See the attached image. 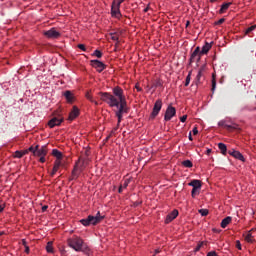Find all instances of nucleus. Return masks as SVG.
<instances>
[{
    "instance_id": "a19ab883",
    "label": "nucleus",
    "mask_w": 256,
    "mask_h": 256,
    "mask_svg": "<svg viewBox=\"0 0 256 256\" xmlns=\"http://www.w3.org/2000/svg\"><path fill=\"white\" fill-rule=\"evenodd\" d=\"M78 49H81V51H87V48L84 44H78Z\"/></svg>"
},
{
    "instance_id": "37998d69",
    "label": "nucleus",
    "mask_w": 256,
    "mask_h": 256,
    "mask_svg": "<svg viewBox=\"0 0 256 256\" xmlns=\"http://www.w3.org/2000/svg\"><path fill=\"white\" fill-rule=\"evenodd\" d=\"M236 248L239 249V251H241V249H242L241 241H239V240L236 241Z\"/></svg>"
},
{
    "instance_id": "7c9ffc66",
    "label": "nucleus",
    "mask_w": 256,
    "mask_h": 256,
    "mask_svg": "<svg viewBox=\"0 0 256 256\" xmlns=\"http://www.w3.org/2000/svg\"><path fill=\"white\" fill-rule=\"evenodd\" d=\"M47 253H53V242H48L46 245Z\"/></svg>"
},
{
    "instance_id": "a211bd4d",
    "label": "nucleus",
    "mask_w": 256,
    "mask_h": 256,
    "mask_svg": "<svg viewBox=\"0 0 256 256\" xmlns=\"http://www.w3.org/2000/svg\"><path fill=\"white\" fill-rule=\"evenodd\" d=\"M201 55V48L198 46L195 48V50L193 51V53L191 54L190 57V62L193 63L195 62V59H197V57Z\"/></svg>"
},
{
    "instance_id": "423d86ee",
    "label": "nucleus",
    "mask_w": 256,
    "mask_h": 256,
    "mask_svg": "<svg viewBox=\"0 0 256 256\" xmlns=\"http://www.w3.org/2000/svg\"><path fill=\"white\" fill-rule=\"evenodd\" d=\"M129 113V109H125L121 106H118V110L115 112V115L118 119L117 127L112 130V133H115L119 129V125H121V121H123V114Z\"/></svg>"
},
{
    "instance_id": "6e6d98bb",
    "label": "nucleus",
    "mask_w": 256,
    "mask_h": 256,
    "mask_svg": "<svg viewBox=\"0 0 256 256\" xmlns=\"http://www.w3.org/2000/svg\"><path fill=\"white\" fill-rule=\"evenodd\" d=\"M118 193H123V186H120V187H119Z\"/></svg>"
},
{
    "instance_id": "1a4fd4ad",
    "label": "nucleus",
    "mask_w": 256,
    "mask_h": 256,
    "mask_svg": "<svg viewBox=\"0 0 256 256\" xmlns=\"http://www.w3.org/2000/svg\"><path fill=\"white\" fill-rule=\"evenodd\" d=\"M47 145H43L39 147V145H36V152H34V157H47L48 153Z\"/></svg>"
},
{
    "instance_id": "2f4dec72",
    "label": "nucleus",
    "mask_w": 256,
    "mask_h": 256,
    "mask_svg": "<svg viewBox=\"0 0 256 256\" xmlns=\"http://www.w3.org/2000/svg\"><path fill=\"white\" fill-rule=\"evenodd\" d=\"M198 213H200V215H202V217H207V215H209V210L200 209V210H198Z\"/></svg>"
},
{
    "instance_id": "c03bdc74",
    "label": "nucleus",
    "mask_w": 256,
    "mask_h": 256,
    "mask_svg": "<svg viewBox=\"0 0 256 256\" xmlns=\"http://www.w3.org/2000/svg\"><path fill=\"white\" fill-rule=\"evenodd\" d=\"M217 87V82L215 79L212 80V91H215V88Z\"/></svg>"
},
{
    "instance_id": "79ce46f5",
    "label": "nucleus",
    "mask_w": 256,
    "mask_h": 256,
    "mask_svg": "<svg viewBox=\"0 0 256 256\" xmlns=\"http://www.w3.org/2000/svg\"><path fill=\"white\" fill-rule=\"evenodd\" d=\"M225 23V18H221L216 22V25H223Z\"/></svg>"
},
{
    "instance_id": "ddd939ff",
    "label": "nucleus",
    "mask_w": 256,
    "mask_h": 256,
    "mask_svg": "<svg viewBox=\"0 0 256 256\" xmlns=\"http://www.w3.org/2000/svg\"><path fill=\"white\" fill-rule=\"evenodd\" d=\"M113 97H116L118 101L125 98V95H123V89L121 87L116 86L113 88Z\"/></svg>"
},
{
    "instance_id": "4468645a",
    "label": "nucleus",
    "mask_w": 256,
    "mask_h": 256,
    "mask_svg": "<svg viewBox=\"0 0 256 256\" xmlns=\"http://www.w3.org/2000/svg\"><path fill=\"white\" fill-rule=\"evenodd\" d=\"M179 216V211L177 209H174L170 214L166 216L165 223L169 224L171 221L177 219Z\"/></svg>"
},
{
    "instance_id": "58836bf2",
    "label": "nucleus",
    "mask_w": 256,
    "mask_h": 256,
    "mask_svg": "<svg viewBox=\"0 0 256 256\" xmlns=\"http://www.w3.org/2000/svg\"><path fill=\"white\" fill-rule=\"evenodd\" d=\"M255 28H256V26H250V27L246 30L245 34H246V35H249V33H251V31H255Z\"/></svg>"
},
{
    "instance_id": "4c0bfd02",
    "label": "nucleus",
    "mask_w": 256,
    "mask_h": 256,
    "mask_svg": "<svg viewBox=\"0 0 256 256\" xmlns=\"http://www.w3.org/2000/svg\"><path fill=\"white\" fill-rule=\"evenodd\" d=\"M28 151H30L31 153H33V155L35 156V153H37V146L33 147H29Z\"/></svg>"
},
{
    "instance_id": "b1692460",
    "label": "nucleus",
    "mask_w": 256,
    "mask_h": 256,
    "mask_svg": "<svg viewBox=\"0 0 256 256\" xmlns=\"http://www.w3.org/2000/svg\"><path fill=\"white\" fill-rule=\"evenodd\" d=\"M231 221H233V218L231 216H227L226 218H224L221 222L222 229H225L227 227V225H229V223H231Z\"/></svg>"
},
{
    "instance_id": "c85d7f7f",
    "label": "nucleus",
    "mask_w": 256,
    "mask_h": 256,
    "mask_svg": "<svg viewBox=\"0 0 256 256\" xmlns=\"http://www.w3.org/2000/svg\"><path fill=\"white\" fill-rule=\"evenodd\" d=\"M183 167H186L187 169H191L193 167V162L191 160H184L182 162Z\"/></svg>"
},
{
    "instance_id": "5701e85b",
    "label": "nucleus",
    "mask_w": 256,
    "mask_h": 256,
    "mask_svg": "<svg viewBox=\"0 0 256 256\" xmlns=\"http://www.w3.org/2000/svg\"><path fill=\"white\" fill-rule=\"evenodd\" d=\"M53 157H56V161H61L63 159V153L57 149L52 150Z\"/></svg>"
},
{
    "instance_id": "a878e982",
    "label": "nucleus",
    "mask_w": 256,
    "mask_h": 256,
    "mask_svg": "<svg viewBox=\"0 0 256 256\" xmlns=\"http://www.w3.org/2000/svg\"><path fill=\"white\" fill-rule=\"evenodd\" d=\"M231 5H232L231 2L222 4V6L220 8V13H225V11H227V9H229V7H231Z\"/></svg>"
},
{
    "instance_id": "f3484780",
    "label": "nucleus",
    "mask_w": 256,
    "mask_h": 256,
    "mask_svg": "<svg viewBox=\"0 0 256 256\" xmlns=\"http://www.w3.org/2000/svg\"><path fill=\"white\" fill-rule=\"evenodd\" d=\"M79 117V108L77 106H73L72 111L69 114L68 121H73Z\"/></svg>"
},
{
    "instance_id": "bf43d9fd",
    "label": "nucleus",
    "mask_w": 256,
    "mask_h": 256,
    "mask_svg": "<svg viewBox=\"0 0 256 256\" xmlns=\"http://www.w3.org/2000/svg\"><path fill=\"white\" fill-rule=\"evenodd\" d=\"M135 88L137 89V91H141V87H139L138 85H136Z\"/></svg>"
},
{
    "instance_id": "7ed1b4c3",
    "label": "nucleus",
    "mask_w": 256,
    "mask_h": 256,
    "mask_svg": "<svg viewBox=\"0 0 256 256\" xmlns=\"http://www.w3.org/2000/svg\"><path fill=\"white\" fill-rule=\"evenodd\" d=\"M87 164V159L85 158H79L78 162H76V165L74 166V169L72 171V179H77L79 177V173L83 171V167Z\"/></svg>"
},
{
    "instance_id": "052dcab7",
    "label": "nucleus",
    "mask_w": 256,
    "mask_h": 256,
    "mask_svg": "<svg viewBox=\"0 0 256 256\" xmlns=\"http://www.w3.org/2000/svg\"><path fill=\"white\" fill-rule=\"evenodd\" d=\"M204 70H205V66H202V67L200 68L201 73H203Z\"/></svg>"
},
{
    "instance_id": "680f3d73",
    "label": "nucleus",
    "mask_w": 256,
    "mask_h": 256,
    "mask_svg": "<svg viewBox=\"0 0 256 256\" xmlns=\"http://www.w3.org/2000/svg\"><path fill=\"white\" fill-rule=\"evenodd\" d=\"M206 153H207V155H210V154H211V149H208V150L206 151Z\"/></svg>"
},
{
    "instance_id": "4be33fe9",
    "label": "nucleus",
    "mask_w": 256,
    "mask_h": 256,
    "mask_svg": "<svg viewBox=\"0 0 256 256\" xmlns=\"http://www.w3.org/2000/svg\"><path fill=\"white\" fill-rule=\"evenodd\" d=\"M210 50H211V44L206 42L205 45L202 47V50H200V55H207Z\"/></svg>"
},
{
    "instance_id": "4d7b16f0",
    "label": "nucleus",
    "mask_w": 256,
    "mask_h": 256,
    "mask_svg": "<svg viewBox=\"0 0 256 256\" xmlns=\"http://www.w3.org/2000/svg\"><path fill=\"white\" fill-rule=\"evenodd\" d=\"M25 247V253H29V246H24Z\"/></svg>"
},
{
    "instance_id": "9b49d317",
    "label": "nucleus",
    "mask_w": 256,
    "mask_h": 256,
    "mask_svg": "<svg viewBox=\"0 0 256 256\" xmlns=\"http://www.w3.org/2000/svg\"><path fill=\"white\" fill-rule=\"evenodd\" d=\"M91 65L98 71V73L105 71V68L107 67L103 62L99 60H91Z\"/></svg>"
},
{
    "instance_id": "c756f323",
    "label": "nucleus",
    "mask_w": 256,
    "mask_h": 256,
    "mask_svg": "<svg viewBox=\"0 0 256 256\" xmlns=\"http://www.w3.org/2000/svg\"><path fill=\"white\" fill-rule=\"evenodd\" d=\"M86 98L88 99V101H90L91 103H94V105H99V102L95 101V99H93V96L89 93L86 94Z\"/></svg>"
},
{
    "instance_id": "69168bd1",
    "label": "nucleus",
    "mask_w": 256,
    "mask_h": 256,
    "mask_svg": "<svg viewBox=\"0 0 256 256\" xmlns=\"http://www.w3.org/2000/svg\"><path fill=\"white\" fill-rule=\"evenodd\" d=\"M155 253L157 254V253H160V251L159 250H155Z\"/></svg>"
},
{
    "instance_id": "8fccbe9b",
    "label": "nucleus",
    "mask_w": 256,
    "mask_h": 256,
    "mask_svg": "<svg viewBox=\"0 0 256 256\" xmlns=\"http://www.w3.org/2000/svg\"><path fill=\"white\" fill-rule=\"evenodd\" d=\"M39 161H40V163H45V161H46L45 156H40Z\"/></svg>"
},
{
    "instance_id": "6e6552de",
    "label": "nucleus",
    "mask_w": 256,
    "mask_h": 256,
    "mask_svg": "<svg viewBox=\"0 0 256 256\" xmlns=\"http://www.w3.org/2000/svg\"><path fill=\"white\" fill-rule=\"evenodd\" d=\"M175 115H177V110L175 107L169 105L164 115V121H171Z\"/></svg>"
},
{
    "instance_id": "473e14b6",
    "label": "nucleus",
    "mask_w": 256,
    "mask_h": 256,
    "mask_svg": "<svg viewBox=\"0 0 256 256\" xmlns=\"http://www.w3.org/2000/svg\"><path fill=\"white\" fill-rule=\"evenodd\" d=\"M123 2H125V0H114V1L112 2V5L121 8V3H123Z\"/></svg>"
},
{
    "instance_id": "e2e57ef3",
    "label": "nucleus",
    "mask_w": 256,
    "mask_h": 256,
    "mask_svg": "<svg viewBox=\"0 0 256 256\" xmlns=\"http://www.w3.org/2000/svg\"><path fill=\"white\" fill-rule=\"evenodd\" d=\"M147 11H149V7H146V8L144 9V13H147Z\"/></svg>"
},
{
    "instance_id": "393cba45",
    "label": "nucleus",
    "mask_w": 256,
    "mask_h": 256,
    "mask_svg": "<svg viewBox=\"0 0 256 256\" xmlns=\"http://www.w3.org/2000/svg\"><path fill=\"white\" fill-rule=\"evenodd\" d=\"M218 148L222 155H227V145H225L224 143H219Z\"/></svg>"
},
{
    "instance_id": "864d4df0",
    "label": "nucleus",
    "mask_w": 256,
    "mask_h": 256,
    "mask_svg": "<svg viewBox=\"0 0 256 256\" xmlns=\"http://www.w3.org/2000/svg\"><path fill=\"white\" fill-rule=\"evenodd\" d=\"M47 209H49V206L44 205V206L42 207V212L45 213V211H47Z\"/></svg>"
},
{
    "instance_id": "0e129e2a",
    "label": "nucleus",
    "mask_w": 256,
    "mask_h": 256,
    "mask_svg": "<svg viewBox=\"0 0 256 256\" xmlns=\"http://www.w3.org/2000/svg\"><path fill=\"white\" fill-rule=\"evenodd\" d=\"M245 109H247V107L241 108V111H245Z\"/></svg>"
},
{
    "instance_id": "39448f33",
    "label": "nucleus",
    "mask_w": 256,
    "mask_h": 256,
    "mask_svg": "<svg viewBox=\"0 0 256 256\" xmlns=\"http://www.w3.org/2000/svg\"><path fill=\"white\" fill-rule=\"evenodd\" d=\"M189 187H193L191 191V195L193 198L197 197L199 195V192L201 191V180H192L190 183H188Z\"/></svg>"
},
{
    "instance_id": "412c9836",
    "label": "nucleus",
    "mask_w": 256,
    "mask_h": 256,
    "mask_svg": "<svg viewBox=\"0 0 256 256\" xmlns=\"http://www.w3.org/2000/svg\"><path fill=\"white\" fill-rule=\"evenodd\" d=\"M61 167V160H55L54 167L51 172V177H54L55 173L59 171V168Z\"/></svg>"
},
{
    "instance_id": "3c124183",
    "label": "nucleus",
    "mask_w": 256,
    "mask_h": 256,
    "mask_svg": "<svg viewBox=\"0 0 256 256\" xmlns=\"http://www.w3.org/2000/svg\"><path fill=\"white\" fill-rule=\"evenodd\" d=\"M201 57H203V55H198V57L195 58L196 63H199V61H201Z\"/></svg>"
},
{
    "instance_id": "f8f14e48",
    "label": "nucleus",
    "mask_w": 256,
    "mask_h": 256,
    "mask_svg": "<svg viewBox=\"0 0 256 256\" xmlns=\"http://www.w3.org/2000/svg\"><path fill=\"white\" fill-rule=\"evenodd\" d=\"M44 35L48 39H58V37H61V34L55 28L45 31Z\"/></svg>"
},
{
    "instance_id": "49530a36",
    "label": "nucleus",
    "mask_w": 256,
    "mask_h": 256,
    "mask_svg": "<svg viewBox=\"0 0 256 256\" xmlns=\"http://www.w3.org/2000/svg\"><path fill=\"white\" fill-rule=\"evenodd\" d=\"M180 121H181V123H185V121H187V115H183V116L180 118Z\"/></svg>"
},
{
    "instance_id": "2eb2a0df",
    "label": "nucleus",
    "mask_w": 256,
    "mask_h": 256,
    "mask_svg": "<svg viewBox=\"0 0 256 256\" xmlns=\"http://www.w3.org/2000/svg\"><path fill=\"white\" fill-rule=\"evenodd\" d=\"M111 15L112 17H116V19H121V8L112 4Z\"/></svg>"
},
{
    "instance_id": "0eeeda50",
    "label": "nucleus",
    "mask_w": 256,
    "mask_h": 256,
    "mask_svg": "<svg viewBox=\"0 0 256 256\" xmlns=\"http://www.w3.org/2000/svg\"><path fill=\"white\" fill-rule=\"evenodd\" d=\"M162 107H163V101L161 99H158L154 104L152 113L150 115V119H155V117L159 115V112L161 111Z\"/></svg>"
},
{
    "instance_id": "774afa93",
    "label": "nucleus",
    "mask_w": 256,
    "mask_h": 256,
    "mask_svg": "<svg viewBox=\"0 0 256 256\" xmlns=\"http://www.w3.org/2000/svg\"><path fill=\"white\" fill-rule=\"evenodd\" d=\"M188 25H189V21L186 23V27H188Z\"/></svg>"
},
{
    "instance_id": "c9c22d12",
    "label": "nucleus",
    "mask_w": 256,
    "mask_h": 256,
    "mask_svg": "<svg viewBox=\"0 0 256 256\" xmlns=\"http://www.w3.org/2000/svg\"><path fill=\"white\" fill-rule=\"evenodd\" d=\"M191 83V73H189L185 80V87H188V85Z\"/></svg>"
},
{
    "instance_id": "09e8293b",
    "label": "nucleus",
    "mask_w": 256,
    "mask_h": 256,
    "mask_svg": "<svg viewBox=\"0 0 256 256\" xmlns=\"http://www.w3.org/2000/svg\"><path fill=\"white\" fill-rule=\"evenodd\" d=\"M5 210V204H0V213H3V211Z\"/></svg>"
},
{
    "instance_id": "e433bc0d",
    "label": "nucleus",
    "mask_w": 256,
    "mask_h": 256,
    "mask_svg": "<svg viewBox=\"0 0 256 256\" xmlns=\"http://www.w3.org/2000/svg\"><path fill=\"white\" fill-rule=\"evenodd\" d=\"M224 128L227 129L228 131H231V130H233V129H237V126H231V125H229V124H225V125H224Z\"/></svg>"
},
{
    "instance_id": "bb28decb",
    "label": "nucleus",
    "mask_w": 256,
    "mask_h": 256,
    "mask_svg": "<svg viewBox=\"0 0 256 256\" xmlns=\"http://www.w3.org/2000/svg\"><path fill=\"white\" fill-rule=\"evenodd\" d=\"M244 239L247 243H253V234H251V232H248L246 235H244Z\"/></svg>"
},
{
    "instance_id": "5fc2aeb1",
    "label": "nucleus",
    "mask_w": 256,
    "mask_h": 256,
    "mask_svg": "<svg viewBox=\"0 0 256 256\" xmlns=\"http://www.w3.org/2000/svg\"><path fill=\"white\" fill-rule=\"evenodd\" d=\"M22 245H23L24 247H28V246H27V241H26L25 239L22 240Z\"/></svg>"
},
{
    "instance_id": "6ab92c4d",
    "label": "nucleus",
    "mask_w": 256,
    "mask_h": 256,
    "mask_svg": "<svg viewBox=\"0 0 256 256\" xmlns=\"http://www.w3.org/2000/svg\"><path fill=\"white\" fill-rule=\"evenodd\" d=\"M110 38L112 41H116V44H115V49H117V47H119V33L117 32H112L110 33Z\"/></svg>"
},
{
    "instance_id": "f704fd0d",
    "label": "nucleus",
    "mask_w": 256,
    "mask_h": 256,
    "mask_svg": "<svg viewBox=\"0 0 256 256\" xmlns=\"http://www.w3.org/2000/svg\"><path fill=\"white\" fill-rule=\"evenodd\" d=\"M93 55L95 57H97L98 59H101L103 57V53H101V51H99V50H95Z\"/></svg>"
},
{
    "instance_id": "dca6fc26",
    "label": "nucleus",
    "mask_w": 256,
    "mask_h": 256,
    "mask_svg": "<svg viewBox=\"0 0 256 256\" xmlns=\"http://www.w3.org/2000/svg\"><path fill=\"white\" fill-rule=\"evenodd\" d=\"M229 155L234 157V159H238V161H243L245 162V157H243V154L237 150H229L228 151Z\"/></svg>"
},
{
    "instance_id": "ea45409f",
    "label": "nucleus",
    "mask_w": 256,
    "mask_h": 256,
    "mask_svg": "<svg viewBox=\"0 0 256 256\" xmlns=\"http://www.w3.org/2000/svg\"><path fill=\"white\" fill-rule=\"evenodd\" d=\"M128 186H129V180H125L124 183H123V185H121V187H122L123 189H127Z\"/></svg>"
},
{
    "instance_id": "338daca9",
    "label": "nucleus",
    "mask_w": 256,
    "mask_h": 256,
    "mask_svg": "<svg viewBox=\"0 0 256 256\" xmlns=\"http://www.w3.org/2000/svg\"><path fill=\"white\" fill-rule=\"evenodd\" d=\"M219 126H220V127L223 126L222 122H219Z\"/></svg>"
},
{
    "instance_id": "20e7f679",
    "label": "nucleus",
    "mask_w": 256,
    "mask_h": 256,
    "mask_svg": "<svg viewBox=\"0 0 256 256\" xmlns=\"http://www.w3.org/2000/svg\"><path fill=\"white\" fill-rule=\"evenodd\" d=\"M68 245L69 247L74 249V251H81L83 249V239H81L80 237L74 236L68 239Z\"/></svg>"
},
{
    "instance_id": "de8ad7c7",
    "label": "nucleus",
    "mask_w": 256,
    "mask_h": 256,
    "mask_svg": "<svg viewBox=\"0 0 256 256\" xmlns=\"http://www.w3.org/2000/svg\"><path fill=\"white\" fill-rule=\"evenodd\" d=\"M193 135H197L199 133V130H197V127H194L192 130Z\"/></svg>"
},
{
    "instance_id": "72a5a7b5",
    "label": "nucleus",
    "mask_w": 256,
    "mask_h": 256,
    "mask_svg": "<svg viewBox=\"0 0 256 256\" xmlns=\"http://www.w3.org/2000/svg\"><path fill=\"white\" fill-rule=\"evenodd\" d=\"M203 245H207L206 242H199L198 245L196 246L195 248V253H197V251H200L201 250V247H203Z\"/></svg>"
},
{
    "instance_id": "9d476101",
    "label": "nucleus",
    "mask_w": 256,
    "mask_h": 256,
    "mask_svg": "<svg viewBox=\"0 0 256 256\" xmlns=\"http://www.w3.org/2000/svg\"><path fill=\"white\" fill-rule=\"evenodd\" d=\"M63 123V117L58 116V117H53L52 119L49 120L48 126L50 129H53V127H59Z\"/></svg>"
},
{
    "instance_id": "cd10ccee",
    "label": "nucleus",
    "mask_w": 256,
    "mask_h": 256,
    "mask_svg": "<svg viewBox=\"0 0 256 256\" xmlns=\"http://www.w3.org/2000/svg\"><path fill=\"white\" fill-rule=\"evenodd\" d=\"M27 153H28L27 150L24 152L17 150L14 154V157H16L17 159H21V157H23V155H27Z\"/></svg>"
},
{
    "instance_id": "13d9d810",
    "label": "nucleus",
    "mask_w": 256,
    "mask_h": 256,
    "mask_svg": "<svg viewBox=\"0 0 256 256\" xmlns=\"http://www.w3.org/2000/svg\"><path fill=\"white\" fill-rule=\"evenodd\" d=\"M189 141H193V136L191 135V132L189 133Z\"/></svg>"
},
{
    "instance_id": "f257e3e1",
    "label": "nucleus",
    "mask_w": 256,
    "mask_h": 256,
    "mask_svg": "<svg viewBox=\"0 0 256 256\" xmlns=\"http://www.w3.org/2000/svg\"><path fill=\"white\" fill-rule=\"evenodd\" d=\"M99 95L100 100L104 101V103H107L109 107H122L123 109H129L127 107V100L125 98L118 100L117 97L108 92H99Z\"/></svg>"
},
{
    "instance_id": "f03ea898",
    "label": "nucleus",
    "mask_w": 256,
    "mask_h": 256,
    "mask_svg": "<svg viewBox=\"0 0 256 256\" xmlns=\"http://www.w3.org/2000/svg\"><path fill=\"white\" fill-rule=\"evenodd\" d=\"M105 219L104 215H101V212H97L96 216L89 215L87 218L81 219L80 223L84 227H89V225H99Z\"/></svg>"
},
{
    "instance_id": "603ef678",
    "label": "nucleus",
    "mask_w": 256,
    "mask_h": 256,
    "mask_svg": "<svg viewBox=\"0 0 256 256\" xmlns=\"http://www.w3.org/2000/svg\"><path fill=\"white\" fill-rule=\"evenodd\" d=\"M201 75H203V72H201V70H199L198 74H197V79L199 81V79H201Z\"/></svg>"
},
{
    "instance_id": "a18cd8bd",
    "label": "nucleus",
    "mask_w": 256,
    "mask_h": 256,
    "mask_svg": "<svg viewBox=\"0 0 256 256\" xmlns=\"http://www.w3.org/2000/svg\"><path fill=\"white\" fill-rule=\"evenodd\" d=\"M207 256H218V255H217V252L210 251V252L207 253Z\"/></svg>"
},
{
    "instance_id": "aec40b11",
    "label": "nucleus",
    "mask_w": 256,
    "mask_h": 256,
    "mask_svg": "<svg viewBox=\"0 0 256 256\" xmlns=\"http://www.w3.org/2000/svg\"><path fill=\"white\" fill-rule=\"evenodd\" d=\"M64 97L66 98V101L69 103H73L75 96H73V92L67 90L64 92Z\"/></svg>"
}]
</instances>
